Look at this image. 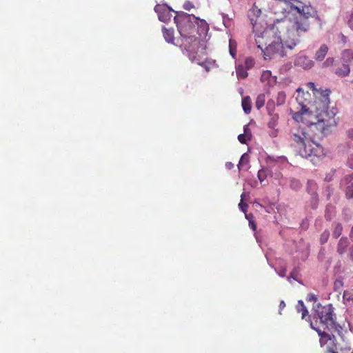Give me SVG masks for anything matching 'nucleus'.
Returning <instances> with one entry per match:
<instances>
[{"label":"nucleus","instance_id":"nucleus-1","mask_svg":"<svg viewBox=\"0 0 353 353\" xmlns=\"http://www.w3.org/2000/svg\"><path fill=\"white\" fill-rule=\"evenodd\" d=\"M178 31L183 39V45L189 59L194 61L196 59V50L199 48L200 39L192 34L194 27L197 26L198 34H205L209 30L208 24L203 19L184 12H176L174 18Z\"/></svg>","mask_w":353,"mask_h":353},{"label":"nucleus","instance_id":"nucleus-2","mask_svg":"<svg viewBox=\"0 0 353 353\" xmlns=\"http://www.w3.org/2000/svg\"><path fill=\"white\" fill-rule=\"evenodd\" d=\"M291 139L297 144L299 154L303 158L310 159L314 164L316 163L317 159L325 154L323 148L313 141L302 130L292 132Z\"/></svg>","mask_w":353,"mask_h":353},{"label":"nucleus","instance_id":"nucleus-3","mask_svg":"<svg viewBox=\"0 0 353 353\" xmlns=\"http://www.w3.org/2000/svg\"><path fill=\"white\" fill-rule=\"evenodd\" d=\"M310 327L313 330H315L319 335L321 336L320 343L321 346H323L326 343H328V345L326 347L327 352L329 353H339L338 350H350L351 348L350 343L345 339L343 335V327L337 324L334 319V325H327L326 327L329 330H334L337 332L341 339L343 341V344H341L338 342H336V339L334 336H331L330 334L325 333V332H321L320 330L316 329L313 326L312 323H310Z\"/></svg>","mask_w":353,"mask_h":353},{"label":"nucleus","instance_id":"nucleus-4","mask_svg":"<svg viewBox=\"0 0 353 353\" xmlns=\"http://www.w3.org/2000/svg\"><path fill=\"white\" fill-rule=\"evenodd\" d=\"M317 94L319 96L317 97L316 103H319L320 107H316V124L319 126H321V124H323V129H325V127L331 126L335 123L334 119V113L332 112L330 114L327 111L328 105L330 103V91L327 90H321L318 92Z\"/></svg>","mask_w":353,"mask_h":353},{"label":"nucleus","instance_id":"nucleus-5","mask_svg":"<svg viewBox=\"0 0 353 353\" xmlns=\"http://www.w3.org/2000/svg\"><path fill=\"white\" fill-rule=\"evenodd\" d=\"M299 43V39H293L291 41H286L285 45L283 43L281 37H275L274 40L265 48V50L261 46L258 44V48L263 53L265 59H271L274 58H281L285 56V48L293 49Z\"/></svg>","mask_w":353,"mask_h":353},{"label":"nucleus","instance_id":"nucleus-6","mask_svg":"<svg viewBox=\"0 0 353 353\" xmlns=\"http://www.w3.org/2000/svg\"><path fill=\"white\" fill-rule=\"evenodd\" d=\"M316 313L320 322L323 324L325 327L327 325H334V308L331 304L323 307L320 304H318Z\"/></svg>","mask_w":353,"mask_h":353},{"label":"nucleus","instance_id":"nucleus-7","mask_svg":"<svg viewBox=\"0 0 353 353\" xmlns=\"http://www.w3.org/2000/svg\"><path fill=\"white\" fill-rule=\"evenodd\" d=\"M292 10H296L300 17H303V20H307V19L313 17L315 14L314 9L311 6L303 5L300 1L297 2V5L292 4L290 6Z\"/></svg>","mask_w":353,"mask_h":353},{"label":"nucleus","instance_id":"nucleus-8","mask_svg":"<svg viewBox=\"0 0 353 353\" xmlns=\"http://www.w3.org/2000/svg\"><path fill=\"white\" fill-rule=\"evenodd\" d=\"M154 11L158 14V17L159 21L167 23L169 21L172 17L171 12H175V11L169 7L166 4H157L154 7ZM177 12H176V13Z\"/></svg>","mask_w":353,"mask_h":353},{"label":"nucleus","instance_id":"nucleus-9","mask_svg":"<svg viewBox=\"0 0 353 353\" xmlns=\"http://www.w3.org/2000/svg\"><path fill=\"white\" fill-rule=\"evenodd\" d=\"M274 102L273 101H269L267 103L266 107L268 112L270 116V119L268 122V127L272 129H274L276 126L277 121L279 119V115L277 114L274 113Z\"/></svg>","mask_w":353,"mask_h":353},{"label":"nucleus","instance_id":"nucleus-10","mask_svg":"<svg viewBox=\"0 0 353 353\" xmlns=\"http://www.w3.org/2000/svg\"><path fill=\"white\" fill-rule=\"evenodd\" d=\"M353 173L346 176L341 181V185L345 186V195L347 199L353 197Z\"/></svg>","mask_w":353,"mask_h":353},{"label":"nucleus","instance_id":"nucleus-11","mask_svg":"<svg viewBox=\"0 0 353 353\" xmlns=\"http://www.w3.org/2000/svg\"><path fill=\"white\" fill-rule=\"evenodd\" d=\"M295 65L303 68V69H310L314 65V62L305 55H299L295 59Z\"/></svg>","mask_w":353,"mask_h":353},{"label":"nucleus","instance_id":"nucleus-12","mask_svg":"<svg viewBox=\"0 0 353 353\" xmlns=\"http://www.w3.org/2000/svg\"><path fill=\"white\" fill-rule=\"evenodd\" d=\"M293 28L298 34L305 32L309 29V23L307 20L297 19L293 25Z\"/></svg>","mask_w":353,"mask_h":353},{"label":"nucleus","instance_id":"nucleus-13","mask_svg":"<svg viewBox=\"0 0 353 353\" xmlns=\"http://www.w3.org/2000/svg\"><path fill=\"white\" fill-rule=\"evenodd\" d=\"M328 52V47L326 44H322L319 49L316 52L314 58L318 61H321L325 57Z\"/></svg>","mask_w":353,"mask_h":353},{"label":"nucleus","instance_id":"nucleus-14","mask_svg":"<svg viewBox=\"0 0 353 353\" xmlns=\"http://www.w3.org/2000/svg\"><path fill=\"white\" fill-rule=\"evenodd\" d=\"M349 245L348 239L345 237H342L337 245V252L341 255L346 252V248Z\"/></svg>","mask_w":353,"mask_h":353},{"label":"nucleus","instance_id":"nucleus-15","mask_svg":"<svg viewBox=\"0 0 353 353\" xmlns=\"http://www.w3.org/2000/svg\"><path fill=\"white\" fill-rule=\"evenodd\" d=\"M261 81L264 83L266 82L267 84H270L272 82H274L276 80L275 77L272 75V73L270 70H265L263 71L261 74Z\"/></svg>","mask_w":353,"mask_h":353},{"label":"nucleus","instance_id":"nucleus-16","mask_svg":"<svg viewBox=\"0 0 353 353\" xmlns=\"http://www.w3.org/2000/svg\"><path fill=\"white\" fill-rule=\"evenodd\" d=\"M242 108L245 114H248L250 113L252 108V100L249 96L243 98Z\"/></svg>","mask_w":353,"mask_h":353},{"label":"nucleus","instance_id":"nucleus-17","mask_svg":"<svg viewBox=\"0 0 353 353\" xmlns=\"http://www.w3.org/2000/svg\"><path fill=\"white\" fill-rule=\"evenodd\" d=\"M162 31L165 40L168 43H173L174 39L173 30L167 29L165 27H163Z\"/></svg>","mask_w":353,"mask_h":353},{"label":"nucleus","instance_id":"nucleus-18","mask_svg":"<svg viewBox=\"0 0 353 353\" xmlns=\"http://www.w3.org/2000/svg\"><path fill=\"white\" fill-rule=\"evenodd\" d=\"M350 69L347 64L343 63L341 67L336 70V74L339 77H346L350 74Z\"/></svg>","mask_w":353,"mask_h":353},{"label":"nucleus","instance_id":"nucleus-19","mask_svg":"<svg viewBox=\"0 0 353 353\" xmlns=\"http://www.w3.org/2000/svg\"><path fill=\"white\" fill-rule=\"evenodd\" d=\"M341 59L345 63H348L353 59V50H345L342 52Z\"/></svg>","mask_w":353,"mask_h":353},{"label":"nucleus","instance_id":"nucleus-20","mask_svg":"<svg viewBox=\"0 0 353 353\" xmlns=\"http://www.w3.org/2000/svg\"><path fill=\"white\" fill-rule=\"evenodd\" d=\"M248 163H249L248 155L246 153H244L240 159V161L238 164V168L239 170H241V169H243L245 167H246L245 169L248 170Z\"/></svg>","mask_w":353,"mask_h":353},{"label":"nucleus","instance_id":"nucleus-21","mask_svg":"<svg viewBox=\"0 0 353 353\" xmlns=\"http://www.w3.org/2000/svg\"><path fill=\"white\" fill-rule=\"evenodd\" d=\"M236 72L238 79H245L248 76V72L246 69L241 65L236 66Z\"/></svg>","mask_w":353,"mask_h":353},{"label":"nucleus","instance_id":"nucleus-22","mask_svg":"<svg viewBox=\"0 0 353 353\" xmlns=\"http://www.w3.org/2000/svg\"><path fill=\"white\" fill-rule=\"evenodd\" d=\"M237 43L235 40L230 39L229 41V52L230 55L235 58L236 53Z\"/></svg>","mask_w":353,"mask_h":353},{"label":"nucleus","instance_id":"nucleus-23","mask_svg":"<svg viewBox=\"0 0 353 353\" xmlns=\"http://www.w3.org/2000/svg\"><path fill=\"white\" fill-rule=\"evenodd\" d=\"M265 94H260L257 96L256 102H255V107L260 110L265 104Z\"/></svg>","mask_w":353,"mask_h":353},{"label":"nucleus","instance_id":"nucleus-24","mask_svg":"<svg viewBox=\"0 0 353 353\" xmlns=\"http://www.w3.org/2000/svg\"><path fill=\"white\" fill-rule=\"evenodd\" d=\"M307 191L311 194V196H314L316 197V183L313 180H309L307 181Z\"/></svg>","mask_w":353,"mask_h":353},{"label":"nucleus","instance_id":"nucleus-25","mask_svg":"<svg viewBox=\"0 0 353 353\" xmlns=\"http://www.w3.org/2000/svg\"><path fill=\"white\" fill-rule=\"evenodd\" d=\"M261 14V10L257 8H253L250 10L248 12V17L250 19L251 23L254 26L256 23V20L252 17V15H254L256 17H259Z\"/></svg>","mask_w":353,"mask_h":353},{"label":"nucleus","instance_id":"nucleus-26","mask_svg":"<svg viewBox=\"0 0 353 353\" xmlns=\"http://www.w3.org/2000/svg\"><path fill=\"white\" fill-rule=\"evenodd\" d=\"M296 308H297V311L299 312H301L302 319H304L305 317V316L308 314V311H307L306 307L305 306L303 301L301 300H299L298 301V305H297Z\"/></svg>","mask_w":353,"mask_h":353},{"label":"nucleus","instance_id":"nucleus-27","mask_svg":"<svg viewBox=\"0 0 353 353\" xmlns=\"http://www.w3.org/2000/svg\"><path fill=\"white\" fill-rule=\"evenodd\" d=\"M343 227L341 223H336L334 225L333 231H332V236L335 239L339 238L342 232Z\"/></svg>","mask_w":353,"mask_h":353},{"label":"nucleus","instance_id":"nucleus-28","mask_svg":"<svg viewBox=\"0 0 353 353\" xmlns=\"http://www.w3.org/2000/svg\"><path fill=\"white\" fill-rule=\"evenodd\" d=\"M286 99V94L283 91L278 92L276 96V105L279 106L285 103Z\"/></svg>","mask_w":353,"mask_h":353},{"label":"nucleus","instance_id":"nucleus-29","mask_svg":"<svg viewBox=\"0 0 353 353\" xmlns=\"http://www.w3.org/2000/svg\"><path fill=\"white\" fill-rule=\"evenodd\" d=\"M221 16H222V20H223V23L224 26L227 28H229L232 26V19L230 18H229L228 16L224 13H222Z\"/></svg>","mask_w":353,"mask_h":353},{"label":"nucleus","instance_id":"nucleus-30","mask_svg":"<svg viewBox=\"0 0 353 353\" xmlns=\"http://www.w3.org/2000/svg\"><path fill=\"white\" fill-rule=\"evenodd\" d=\"M298 275H299V270L297 268H294L293 270L290 272V275L288 276L287 279L289 282L291 283V279L299 281L298 280Z\"/></svg>","mask_w":353,"mask_h":353},{"label":"nucleus","instance_id":"nucleus-31","mask_svg":"<svg viewBox=\"0 0 353 353\" xmlns=\"http://www.w3.org/2000/svg\"><path fill=\"white\" fill-rule=\"evenodd\" d=\"M290 186L292 190H297L301 188V183L297 179H291L290 180Z\"/></svg>","mask_w":353,"mask_h":353},{"label":"nucleus","instance_id":"nucleus-32","mask_svg":"<svg viewBox=\"0 0 353 353\" xmlns=\"http://www.w3.org/2000/svg\"><path fill=\"white\" fill-rule=\"evenodd\" d=\"M245 194L243 192V193H242V194H241V202H240V203H239V209H240L242 212H245H245H246V210H247V208H248V204H247V203H244V202L243 201V199H244V196H245Z\"/></svg>","mask_w":353,"mask_h":353},{"label":"nucleus","instance_id":"nucleus-33","mask_svg":"<svg viewBox=\"0 0 353 353\" xmlns=\"http://www.w3.org/2000/svg\"><path fill=\"white\" fill-rule=\"evenodd\" d=\"M268 173L267 171L265 169H261L258 172V179L261 182H263L265 181V179L267 178Z\"/></svg>","mask_w":353,"mask_h":353},{"label":"nucleus","instance_id":"nucleus-34","mask_svg":"<svg viewBox=\"0 0 353 353\" xmlns=\"http://www.w3.org/2000/svg\"><path fill=\"white\" fill-rule=\"evenodd\" d=\"M330 236V232L328 230H325L320 236V242L321 244L325 243Z\"/></svg>","mask_w":353,"mask_h":353},{"label":"nucleus","instance_id":"nucleus-35","mask_svg":"<svg viewBox=\"0 0 353 353\" xmlns=\"http://www.w3.org/2000/svg\"><path fill=\"white\" fill-rule=\"evenodd\" d=\"M334 59L332 57H328L326 60L323 63V68H327L332 66L334 63Z\"/></svg>","mask_w":353,"mask_h":353},{"label":"nucleus","instance_id":"nucleus-36","mask_svg":"<svg viewBox=\"0 0 353 353\" xmlns=\"http://www.w3.org/2000/svg\"><path fill=\"white\" fill-rule=\"evenodd\" d=\"M326 256V250L324 248H321L318 254V259L321 261H323Z\"/></svg>","mask_w":353,"mask_h":353},{"label":"nucleus","instance_id":"nucleus-37","mask_svg":"<svg viewBox=\"0 0 353 353\" xmlns=\"http://www.w3.org/2000/svg\"><path fill=\"white\" fill-rule=\"evenodd\" d=\"M183 8L184 10L190 11L191 9L194 8V6L192 2L186 1L183 4Z\"/></svg>","mask_w":353,"mask_h":353},{"label":"nucleus","instance_id":"nucleus-38","mask_svg":"<svg viewBox=\"0 0 353 353\" xmlns=\"http://www.w3.org/2000/svg\"><path fill=\"white\" fill-rule=\"evenodd\" d=\"M343 298L346 299L348 301H352L353 303V294L349 292H345L343 293Z\"/></svg>","mask_w":353,"mask_h":353},{"label":"nucleus","instance_id":"nucleus-39","mask_svg":"<svg viewBox=\"0 0 353 353\" xmlns=\"http://www.w3.org/2000/svg\"><path fill=\"white\" fill-rule=\"evenodd\" d=\"M306 300L307 301L316 302L317 301V296L314 294L310 293V294H307Z\"/></svg>","mask_w":353,"mask_h":353},{"label":"nucleus","instance_id":"nucleus-40","mask_svg":"<svg viewBox=\"0 0 353 353\" xmlns=\"http://www.w3.org/2000/svg\"><path fill=\"white\" fill-rule=\"evenodd\" d=\"M243 130H244L243 134H245L247 136V137L248 138V139H250L251 137V132L248 127V125H245L243 127Z\"/></svg>","mask_w":353,"mask_h":353},{"label":"nucleus","instance_id":"nucleus-41","mask_svg":"<svg viewBox=\"0 0 353 353\" xmlns=\"http://www.w3.org/2000/svg\"><path fill=\"white\" fill-rule=\"evenodd\" d=\"M318 204V196L316 194V198L314 196H312V208H316Z\"/></svg>","mask_w":353,"mask_h":353},{"label":"nucleus","instance_id":"nucleus-42","mask_svg":"<svg viewBox=\"0 0 353 353\" xmlns=\"http://www.w3.org/2000/svg\"><path fill=\"white\" fill-rule=\"evenodd\" d=\"M347 164L350 168L353 169V153L348 157Z\"/></svg>","mask_w":353,"mask_h":353},{"label":"nucleus","instance_id":"nucleus-43","mask_svg":"<svg viewBox=\"0 0 353 353\" xmlns=\"http://www.w3.org/2000/svg\"><path fill=\"white\" fill-rule=\"evenodd\" d=\"M307 85V87L308 88H310V90H313V91L316 92V94H318V92H319V90H317L316 89L315 84H314L313 82H308V83H307V85Z\"/></svg>","mask_w":353,"mask_h":353},{"label":"nucleus","instance_id":"nucleus-44","mask_svg":"<svg viewBox=\"0 0 353 353\" xmlns=\"http://www.w3.org/2000/svg\"><path fill=\"white\" fill-rule=\"evenodd\" d=\"M245 137H247V136L245 134H240L238 136V140L241 143H246V139H245Z\"/></svg>","mask_w":353,"mask_h":353},{"label":"nucleus","instance_id":"nucleus-45","mask_svg":"<svg viewBox=\"0 0 353 353\" xmlns=\"http://www.w3.org/2000/svg\"><path fill=\"white\" fill-rule=\"evenodd\" d=\"M347 137L353 141V128H350L346 131Z\"/></svg>","mask_w":353,"mask_h":353},{"label":"nucleus","instance_id":"nucleus-46","mask_svg":"<svg viewBox=\"0 0 353 353\" xmlns=\"http://www.w3.org/2000/svg\"><path fill=\"white\" fill-rule=\"evenodd\" d=\"M278 274L281 276V277H285V275H286V269L285 268H281V270H279L278 272H277Z\"/></svg>","mask_w":353,"mask_h":353},{"label":"nucleus","instance_id":"nucleus-47","mask_svg":"<svg viewBox=\"0 0 353 353\" xmlns=\"http://www.w3.org/2000/svg\"><path fill=\"white\" fill-rule=\"evenodd\" d=\"M333 172H332L330 173L327 174L325 177V181H332V179H333Z\"/></svg>","mask_w":353,"mask_h":353},{"label":"nucleus","instance_id":"nucleus-48","mask_svg":"<svg viewBox=\"0 0 353 353\" xmlns=\"http://www.w3.org/2000/svg\"><path fill=\"white\" fill-rule=\"evenodd\" d=\"M348 256L351 260L353 261V244L351 245V247L349 249V253Z\"/></svg>","mask_w":353,"mask_h":353},{"label":"nucleus","instance_id":"nucleus-49","mask_svg":"<svg viewBox=\"0 0 353 353\" xmlns=\"http://www.w3.org/2000/svg\"><path fill=\"white\" fill-rule=\"evenodd\" d=\"M247 68H250L253 64V61L251 59H247L245 61Z\"/></svg>","mask_w":353,"mask_h":353},{"label":"nucleus","instance_id":"nucleus-50","mask_svg":"<svg viewBox=\"0 0 353 353\" xmlns=\"http://www.w3.org/2000/svg\"><path fill=\"white\" fill-rule=\"evenodd\" d=\"M225 168L228 170H231L234 168V164L232 162H227L225 163Z\"/></svg>","mask_w":353,"mask_h":353},{"label":"nucleus","instance_id":"nucleus-51","mask_svg":"<svg viewBox=\"0 0 353 353\" xmlns=\"http://www.w3.org/2000/svg\"><path fill=\"white\" fill-rule=\"evenodd\" d=\"M348 24L350 27L353 30V14L351 15V17L349 19Z\"/></svg>","mask_w":353,"mask_h":353},{"label":"nucleus","instance_id":"nucleus-52","mask_svg":"<svg viewBox=\"0 0 353 353\" xmlns=\"http://www.w3.org/2000/svg\"><path fill=\"white\" fill-rule=\"evenodd\" d=\"M301 113H306L308 111V108L305 105H301Z\"/></svg>","mask_w":353,"mask_h":353},{"label":"nucleus","instance_id":"nucleus-53","mask_svg":"<svg viewBox=\"0 0 353 353\" xmlns=\"http://www.w3.org/2000/svg\"><path fill=\"white\" fill-rule=\"evenodd\" d=\"M285 307V303L283 301H281L279 304V310H281Z\"/></svg>","mask_w":353,"mask_h":353},{"label":"nucleus","instance_id":"nucleus-54","mask_svg":"<svg viewBox=\"0 0 353 353\" xmlns=\"http://www.w3.org/2000/svg\"><path fill=\"white\" fill-rule=\"evenodd\" d=\"M340 36H341L342 41L343 43H345L346 42V37L343 34H341Z\"/></svg>","mask_w":353,"mask_h":353},{"label":"nucleus","instance_id":"nucleus-55","mask_svg":"<svg viewBox=\"0 0 353 353\" xmlns=\"http://www.w3.org/2000/svg\"><path fill=\"white\" fill-rule=\"evenodd\" d=\"M250 225L252 227V228L253 230H255V228H256L255 225L254 224V223H252V221H250Z\"/></svg>","mask_w":353,"mask_h":353},{"label":"nucleus","instance_id":"nucleus-56","mask_svg":"<svg viewBox=\"0 0 353 353\" xmlns=\"http://www.w3.org/2000/svg\"><path fill=\"white\" fill-rule=\"evenodd\" d=\"M280 176H281V174H280V173H279V174H276L275 179H279V177H280Z\"/></svg>","mask_w":353,"mask_h":353},{"label":"nucleus","instance_id":"nucleus-57","mask_svg":"<svg viewBox=\"0 0 353 353\" xmlns=\"http://www.w3.org/2000/svg\"><path fill=\"white\" fill-rule=\"evenodd\" d=\"M302 91H303V90H302V88H299L296 90V92H302Z\"/></svg>","mask_w":353,"mask_h":353},{"label":"nucleus","instance_id":"nucleus-58","mask_svg":"<svg viewBox=\"0 0 353 353\" xmlns=\"http://www.w3.org/2000/svg\"><path fill=\"white\" fill-rule=\"evenodd\" d=\"M353 234V228H352L351 235Z\"/></svg>","mask_w":353,"mask_h":353},{"label":"nucleus","instance_id":"nucleus-59","mask_svg":"<svg viewBox=\"0 0 353 353\" xmlns=\"http://www.w3.org/2000/svg\"><path fill=\"white\" fill-rule=\"evenodd\" d=\"M248 216H249V215L245 214V217H246L248 219Z\"/></svg>","mask_w":353,"mask_h":353}]
</instances>
